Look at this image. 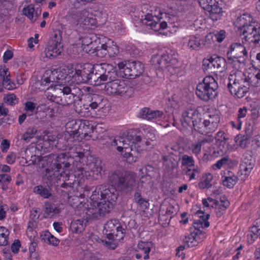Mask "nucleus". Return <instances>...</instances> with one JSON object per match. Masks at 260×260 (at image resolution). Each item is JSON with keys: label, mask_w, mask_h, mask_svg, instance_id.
Returning <instances> with one entry per match:
<instances>
[{"label": "nucleus", "mask_w": 260, "mask_h": 260, "mask_svg": "<svg viewBox=\"0 0 260 260\" xmlns=\"http://www.w3.org/2000/svg\"><path fill=\"white\" fill-rule=\"evenodd\" d=\"M69 144L68 146L69 147ZM72 150L68 153H61L59 154L51 153L50 154L40 156L36 154L30 156L28 153H30L29 149L25 150L26 161L28 165L37 164L40 169H42V175L45 179H47L50 182L55 183L60 180L59 177L62 176V173L68 170L70 167L74 164V157H81L83 155L81 152H76L75 155H71V153L75 150V148L70 147Z\"/></svg>", "instance_id": "obj_1"}, {"label": "nucleus", "mask_w": 260, "mask_h": 260, "mask_svg": "<svg viewBox=\"0 0 260 260\" xmlns=\"http://www.w3.org/2000/svg\"><path fill=\"white\" fill-rule=\"evenodd\" d=\"M59 90L61 96H52L51 100L59 105L68 106L74 104L75 111L83 115V109H79L77 105L81 102L83 92L77 84L71 82L68 85L55 86V90Z\"/></svg>", "instance_id": "obj_2"}, {"label": "nucleus", "mask_w": 260, "mask_h": 260, "mask_svg": "<svg viewBox=\"0 0 260 260\" xmlns=\"http://www.w3.org/2000/svg\"><path fill=\"white\" fill-rule=\"evenodd\" d=\"M90 175L88 172H84V168L81 167H77L76 169L74 171V174H68L62 173V176L60 178H62V180L63 183L60 185V187L63 188L61 190L62 192H64L67 194L68 202L71 205L74 207L75 203L73 202L74 201H79V198L77 196L72 197L69 194V192L73 189L74 185L77 183H82L85 180V177L89 176Z\"/></svg>", "instance_id": "obj_3"}, {"label": "nucleus", "mask_w": 260, "mask_h": 260, "mask_svg": "<svg viewBox=\"0 0 260 260\" xmlns=\"http://www.w3.org/2000/svg\"><path fill=\"white\" fill-rule=\"evenodd\" d=\"M72 73L71 66L57 70H47L41 79V85L42 86H48V89L54 86L55 90V86L68 85L71 83Z\"/></svg>", "instance_id": "obj_4"}, {"label": "nucleus", "mask_w": 260, "mask_h": 260, "mask_svg": "<svg viewBox=\"0 0 260 260\" xmlns=\"http://www.w3.org/2000/svg\"><path fill=\"white\" fill-rule=\"evenodd\" d=\"M251 77L246 76L244 73L238 71L234 74H231L229 78L228 88L231 93L238 98H243L248 91Z\"/></svg>", "instance_id": "obj_5"}, {"label": "nucleus", "mask_w": 260, "mask_h": 260, "mask_svg": "<svg viewBox=\"0 0 260 260\" xmlns=\"http://www.w3.org/2000/svg\"><path fill=\"white\" fill-rule=\"evenodd\" d=\"M117 77L116 69L108 63L95 64L92 67L90 84L100 85L107 80L115 79Z\"/></svg>", "instance_id": "obj_6"}, {"label": "nucleus", "mask_w": 260, "mask_h": 260, "mask_svg": "<svg viewBox=\"0 0 260 260\" xmlns=\"http://www.w3.org/2000/svg\"><path fill=\"white\" fill-rule=\"evenodd\" d=\"M218 87L217 82L212 76H207L202 82L197 85L196 93L200 99L207 102L216 98Z\"/></svg>", "instance_id": "obj_7"}, {"label": "nucleus", "mask_w": 260, "mask_h": 260, "mask_svg": "<svg viewBox=\"0 0 260 260\" xmlns=\"http://www.w3.org/2000/svg\"><path fill=\"white\" fill-rule=\"evenodd\" d=\"M177 57V55L174 51L168 49L161 55L153 56L151 60L157 68L173 73L178 63Z\"/></svg>", "instance_id": "obj_8"}, {"label": "nucleus", "mask_w": 260, "mask_h": 260, "mask_svg": "<svg viewBox=\"0 0 260 260\" xmlns=\"http://www.w3.org/2000/svg\"><path fill=\"white\" fill-rule=\"evenodd\" d=\"M73 128L74 130L68 132L64 135V139L68 142L79 141L92 132V126L90 125L89 121L87 120L76 122Z\"/></svg>", "instance_id": "obj_9"}, {"label": "nucleus", "mask_w": 260, "mask_h": 260, "mask_svg": "<svg viewBox=\"0 0 260 260\" xmlns=\"http://www.w3.org/2000/svg\"><path fill=\"white\" fill-rule=\"evenodd\" d=\"M118 191L117 189L108 184H103L98 186L91 196V200H98L101 199L106 201H111V203L116 202L118 197Z\"/></svg>", "instance_id": "obj_10"}, {"label": "nucleus", "mask_w": 260, "mask_h": 260, "mask_svg": "<svg viewBox=\"0 0 260 260\" xmlns=\"http://www.w3.org/2000/svg\"><path fill=\"white\" fill-rule=\"evenodd\" d=\"M119 70L123 73V77L135 79L140 76L144 72V65L138 61H127L118 64Z\"/></svg>", "instance_id": "obj_11"}, {"label": "nucleus", "mask_w": 260, "mask_h": 260, "mask_svg": "<svg viewBox=\"0 0 260 260\" xmlns=\"http://www.w3.org/2000/svg\"><path fill=\"white\" fill-rule=\"evenodd\" d=\"M201 118L200 114L195 108H188L184 110L181 114L180 121L182 126L184 127H189L194 131H200L199 125L201 124Z\"/></svg>", "instance_id": "obj_12"}, {"label": "nucleus", "mask_w": 260, "mask_h": 260, "mask_svg": "<svg viewBox=\"0 0 260 260\" xmlns=\"http://www.w3.org/2000/svg\"><path fill=\"white\" fill-rule=\"evenodd\" d=\"M150 13L148 12L145 15V17L142 19V22L143 24L149 26L150 29L155 31H159L160 29H164L167 27V22L166 21H161L160 19L165 17L167 18V14L165 13H159L160 17L156 15V11L150 10Z\"/></svg>", "instance_id": "obj_13"}, {"label": "nucleus", "mask_w": 260, "mask_h": 260, "mask_svg": "<svg viewBox=\"0 0 260 260\" xmlns=\"http://www.w3.org/2000/svg\"><path fill=\"white\" fill-rule=\"evenodd\" d=\"M125 233V229L117 219L109 220L104 225V234L109 240L120 241L123 239Z\"/></svg>", "instance_id": "obj_14"}, {"label": "nucleus", "mask_w": 260, "mask_h": 260, "mask_svg": "<svg viewBox=\"0 0 260 260\" xmlns=\"http://www.w3.org/2000/svg\"><path fill=\"white\" fill-rule=\"evenodd\" d=\"M72 71V78L74 80L72 82L75 84L79 83H90V77L92 72V68L86 67L85 64H76L71 66Z\"/></svg>", "instance_id": "obj_15"}, {"label": "nucleus", "mask_w": 260, "mask_h": 260, "mask_svg": "<svg viewBox=\"0 0 260 260\" xmlns=\"http://www.w3.org/2000/svg\"><path fill=\"white\" fill-rule=\"evenodd\" d=\"M128 88V85L124 80L113 79L106 83L104 90L108 95L121 96Z\"/></svg>", "instance_id": "obj_16"}, {"label": "nucleus", "mask_w": 260, "mask_h": 260, "mask_svg": "<svg viewBox=\"0 0 260 260\" xmlns=\"http://www.w3.org/2000/svg\"><path fill=\"white\" fill-rule=\"evenodd\" d=\"M198 2L202 8L209 13V17L213 21L220 19L223 11L216 0H198Z\"/></svg>", "instance_id": "obj_17"}, {"label": "nucleus", "mask_w": 260, "mask_h": 260, "mask_svg": "<svg viewBox=\"0 0 260 260\" xmlns=\"http://www.w3.org/2000/svg\"><path fill=\"white\" fill-rule=\"evenodd\" d=\"M247 22H252V16L250 14L244 13L237 18L236 25L244 36V38L250 39L251 34L256 27L253 25L247 26Z\"/></svg>", "instance_id": "obj_18"}, {"label": "nucleus", "mask_w": 260, "mask_h": 260, "mask_svg": "<svg viewBox=\"0 0 260 260\" xmlns=\"http://www.w3.org/2000/svg\"><path fill=\"white\" fill-rule=\"evenodd\" d=\"M59 144V143L56 140L55 138L52 136H47V137H44L42 141H40L36 145L35 149L40 151L41 154L50 151L53 149L54 146L62 150L67 151L68 149L70 150V147H68L67 145L61 146ZM73 148H71V150Z\"/></svg>", "instance_id": "obj_19"}, {"label": "nucleus", "mask_w": 260, "mask_h": 260, "mask_svg": "<svg viewBox=\"0 0 260 260\" xmlns=\"http://www.w3.org/2000/svg\"><path fill=\"white\" fill-rule=\"evenodd\" d=\"M119 143H122V145H118V147H116L117 150L121 152L123 156L126 158H128L130 157H136L138 156V151L136 147L131 144L130 141V137H127L126 138H122L120 139Z\"/></svg>", "instance_id": "obj_20"}, {"label": "nucleus", "mask_w": 260, "mask_h": 260, "mask_svg": "<svg viewBox=\"0 0 260 260\" xmlns=\"http://www.w3.org/2000/svg\"><path fill=\"white\" fill-rule=\"evenodd\" d=\"M98 48H99L98 47ZM119 53L118 46L114 42L108 41L105 44L101 45L100 48H98L96 54L100 57H105L108 55L110 57H114Z\"/></svg>", "instance_id": "obj_21"}, {"label": "nucleus", "mask_w": 260, "mask_h": 260, "mask_svg": "<svg viewBox=\"0 0 260 260\" xmlns=\"http://www.w3.org/2000/svg\"><path fill=\"white\" fill-rule=\"evenodd\" d=\"M136 178L135 173L132 172H124L119 190L126 193L131 192L136 185Z\"/></svg>", "instance_id": "obj_22"}, {"label": "nucleus", "mask_w": 260, "mask_h": 260, "mask_svg": "<svg viewBox=\"0 0 260 260\" xmlns=\"http://www.w3.org/2000/svg\"><path fill=\"white\" fill-rule=\"evenodd\" d=\"M207 67L209 69H216L217 72L222 73L227 69V62L222 57L214 55L208 60Z\"/></svg>", "instance_id": "obj_23"}, {"label": "nucleus", "mask_w": 260, "mask_h": 260, "mask_svg": "<svg viewBox=\"0 0 260 260\" xmlns=\"http://www.w3.org/2000/svg\"><path fill=\"white\" fill-rule=\"evenodd\" d=\"M248 56V52L244 46L240 43H233L228 49L227 58H236V57Z\"/></svg>", "instance_id": "obj_24"}, {"label": "nucleus", "mask_w": 260, "mask_h": 260, "mask_svg": "<svg viewBox=\"0 0 260 260\" xmlns=\"http://www.w3.org/2000/svg\"><path fill=\"white\" fill-rule=\"evenodd\" d=\"M62 50V45L59 43V39H58L56 41H49L45 52L47 57L53 58L60 55Z\"/></svg>", "instance_id": "obj_25"}, {"label": "nucleus", "mask_w": 260, "mask_h": 260, "mask_svg": "<svg viewBox=\"0 0 260 260\" xmlns=\"http://www.w3.org/2000/svg\"><path fill=\"white\" fill-rule=\"evenodd\" d=\"M87 15H88V12L84 9L80 11L68 13L66 16V19L73 24L78 25L79 23L83 24Z\"/></svg>", "instance_id": "obj_26"}, {"label": "nucleus", "mask_w": 260, "mask_h": 260, "mask_svg": "<svg viewBox=\"0 0 260 260\" xmlns=\"http://www.w3.org/2000/svg\"><path fill=\"white\" fill-rule=\"evenodd\" d=\"M210 215L209 214H207L206 215H202L200 216V219L197 220L195 222H193V225L192 227H191L190 229V231L194 232L199 231L201 232L200 234V236L204 238L205 237V233L201 230V229H203V228H208L209 226L210 223L208 221V219H209Z\"/></svg>", "instance_id": "obj_27"}, {"label": "nucleus", "mask_w": 260, "mask_h": 260, "mask_svg": "<svg viewBox=\"0 0 260 260\" xmlns=\"http://www.w3.org/2000/svg\"><path fill=\"white\" fill-rule=\"evenodd\" d=\"M90 171L84 169L85 172H88L89 176L85 177V179H98L99 176H101L102 171V161L100 159H96L94 162H92L89 165Z\"/></svg>", "instance_id": "obj_28"}, {"label": "nucleus", "mask_w": 260, "mask_h": 260, "mask_svg": "<svg viewBox=\"0 0 260 260\" xmlns=\"http://www.w3.org/2000/svg\"><path fill=\"white\" fill-rule=\"evenodd\" d=\"M254 25L255 29H254L251 34L252 38L250 39L245 38V42L248 43H252L255 47H260V25L252 18V22H247V26Z\"/></svg>", "instance_id": "obj_29"}, {"label": "nucleus", "mask_w": 260, "mask_h": 260, "mask_svg": "<svg viewBox=\"0 0 260 260\" xmlns=\"http://www.w3.org/2000/svg\"><path fill=\"white\" fill-rule=\"evenodd\" d=\"M124 173V172L118 170L109 173L108 176V183L112 186L119 190L120 185H121Z\"/></svg>", "instance_id": "obj_30"}, {"label": "nucleus", "mask_w": 260, "mask_h": 260, "mask_svg": "<svg viewBox=\"0 0 260 260\" xmlns=\"http://www.w3.org/2000/svg\"><path fill=\"white\" fill-rule=\"evenodd\" d=\"M87 98L89 103L86 105L84 104L82 107H80V109H83L82 116L85 115L84 114V110H88L89 107L93 110L97 109L102 104V102L103 100L102 96L96 94L89 95Z\"/></svg>", "instance_id": "obj_31"}, {"label": "nucleus", "mask_w": 260, "mask_h": 260, "mask_svg": "<svg viewBox=\"0 0 260 260\" xmlns=\"http://www.w3.org/2000/svg\"><path fill=\"white\" fill-rule=\"evenodd\" d=\"M82 206L83 210L85 211V215H83V217H85L87 220L90 219L97 220L104 217L103 215L101 214V210H100V207H98V205L94 207L87 208L85 206V204H84Z\"/></svg>", "instance_id": "obj_32"}, {"label": "nucleus", "mask_w": 260, "mask_h": 260, "mask_svg": "<svg viewBox=\"0 0 260 260\" xmlns=\"http://www.w3.org/2000/svg\"><path fill=\"white\" fill-rule=\"evenodd\" d=\"M43 210L45 218H52L60 212V209L56 205L49 201L45 202Z\"/></svg>", "instance_id": "obj_33"}, {"label": "nucleus", "mask_w": 260, "mask_h": 260, "mask_svg": "<svg viewBox=\"0 0 260 260\" xmlns=\"http://www.w3.org/2000/svg\"><path fill=\"white\" fill-rule=\"evenodd\" d=\"M164 115V112L162 111L151 110L148 108H143L140 113V116L141 118L148 120L161 118Z\"/></svg>", "instance_id": "obj_34"}, {"label": "nucleus", "mask_w": 260, "mask_h": 260, "mask_svg": "<svg viewBox=\"0 0 260 260\" xmlns=\"http://www.w3.org/2000/svg\"><path fill=\"white\" fill-rule=\"evenodd\" d=\"M194 232L190 231V234L188 236H186L183 239L184 243L187 245L188 247H193L198 245L199 242L203 237L200 236L201 232L197 231Z\"/></svg>", "instance_id": "obj_35"}, {"label": "nucleus", "mask_w": 260, "mask_h": 260, "mask_svg": "<svg viewBox=\"0 0 260 260\" xmlns=\"http://www.w3.org/2000/svg\"><path fill=\"white\" fill-rule=\"evenodd\" d=\"M224 176H222L221 180L223 185L229 188H232L238 181V177L231 172H224Z\"/></svg>", "instance_id": "obj_36"}, {"label": "nucleus", "mask_w": 260, "mask_h": 260, "mask_svg": "<svg viewBox=\"0 0 260 260\" xmlns=\"http://www.w3.org/2000/svg\"><path fill=\"white\" fill-rule=\"evenodd\" d=\"M260 239V219L257 220L256 224L253 225L249 230V233L247 235L248 242L252 243L256 239Z\"/></svg>", "instance_id": "obj_37"}, {"label": "nucleus", "mask_w": 260, "mask_h": 260, "mask_svg": "<svg viewBox=\"0 0 260 260\" xmlns=\"http://www.w3.org/2000/svg\"><path fill=\"white\" fill-rule=\"evenodd\" d=\"M201 125H199L198 127L199 128H198L199 129H201L202 132L200 131H197L203 135L213 132L218 127V125L215 124V123H213V121H210V120L206 119H205L202 123L201 122Z\"/></svg>", "instance_id": "obj_38"}, {"label": "nucleus", "mask_w": 260, "mask_h": 260, "mask_svg": "<svg viewBox=\"0 0 260 260\" xmlns=\"http://www.w3.org/2000/svg\"><path fill=\"white\" fill-rule=\"evenodd\" d=\"M254 165V161L251 159L249 160L244 158L240 165L241 175H243L245 177H247L253 169Z\"/></svg>", "instance_id": "obj_39"}, {"label": "nucleus", "mask_w": 260, "mask_h": 260, "mask_svg": "<svg viewBox=\"0 0 260 260\" xmlns=\"http://www.w3.org/2000/svg\"><path fill=\"white\" fill-rule=\"evenodd\" d=\"M153 243L151 242L140 241L138 244V248L143 254L144 259L149 258V253L153 247Z\"/></svg>", "instance_id": "obj_40"}, {"label": "nucleus", "mask_w": 260, "mask_h": 260, "mask_svg": "<svg viewBox=\"0 0 260 260\" xmlns=\"http://www.w3.org/2000/svg\"><path fill=\"white\" fill-rule=\"evenodd\" d=\"M229 205L230 202L225 197H223L221 198L219 202V204L214 207L217 216H221L225 213V210L227 207H229Z\"/></svg>", "instance_id": "obj_41"}, {"label": "nucleus", "mask_w": 260, "mask_h": 260, "mask_svg": "<svg viewBox=\"0 0 260 260\" xmlns=\"http://www.w3.org/2000/svg\"><path fill=\"white\" fill-rule=\"evenodd\" d=\"M34 192L44 199H49L52 196L51 189L42 185L35 186L34 188Z\"/></svg>", "instance_id": "obj_42"}, {"label": "nucleus", "mask_w": 260, "mask_h": 260, "mask_svg": "<svg viewBox=\"0 0 260 260\" xmlns=\"http://www.w3.org/2000/svg\"><path fill=\"white\" fill-rule=\"evenodd\" d=\"M248 109L246 107L240 108L238 111L237 114V124L236 126L234 122H232L233 125L237 129L241 128L242 123L245 120V117L248 113Z\"/></svg>", "instance_id": "obj_43"}, {"label": "nucleus", "mask_w": 260, "mask_h": 260, "mask_svg": "<svg viewBox=\"0 0 260 260\" xmlns=\"http://www.w3.org/2000/svg\"><path fill=\"white\" fill-rule=\"evenodd\" d=\"M247 58L248 56H243L238 57H236V58H228V60L234 69L239 70L245 65Z\"/></svg>", "instance_id": "obj_44"}, {"label": "nucleus", "mask_w": 260, "mask_h": 260, "mask_svg": "<svg viewBox=\"0 0 260 260\" xmlns=\"http://www.w3.org/2000/svg\"><path fill=\"white\" fill-rule=\"evenodd\" d=\"M97 205L100 207L101 214L103 215V217L108 214L114 207V203H111V201H106V200L98 202Z\"/></svg>", "instance_id": "obj_45"}, {"label": "nucleus", "mask_w": 260, "mask_h": 260, "mask_svg": "<svg viewBox=\"0 0 260 260\" xmlns=\"http://www.w3.org/2000/svg\"><path fill=\"white\" fill-rule=\"evenodd\" d=\"M187 46L191 50L198 49L201 45L200 38L196 36H190L185 40Z\"/></svg>", "instance_id": "obj_46"}, {"label": "nucleus", "mask_w": 260, "mask_h": 260, "mask_svg": "<svg viewBox=\"0 0 260 260\" xmlns=\"http://www.w3.org/2000/svg\"><path fill=\"white\" fill-rule=\"evenodd\" d=\"M41 238L44 242L53 246H57L59 243V240L48 231L44 232L41 235Z\"/></svg>", "instance_id": "obj_47"}, {"label": "nucleus", "mask_w": 260, "mask_h": 260, "mask_svg": "<svg viewBox=\"0 0 260 260\" xmlns=\"http://www.w3.org/2000/svg\"><path fill=\"white\" fill-rule=\"evenodd\" d=\"M83 219L74 220L72 221L70 229L73 233H79L83 231L85 227Z\"/></svg>", "instance_id": "obj_48"}, {"label": "nucleus", "mask_w": 260, "mask_h": 260, "mask_svg": "<svg viewBox=\"0 0 260 260\" xmlns=\"http://www.w3.org/2000/svg\"><path fill=\"white\" fill-rule=\"evenodd\" d=\"M213 177L211 174L206 175L203 177L202 181L199 183V187L201 189L209 188L212 184L211 183Z\"/></svg>", "instance_id": "obj_49"}, {"label": "nucleus", "mask_w": 260, "mask_h": 260, "mask_svg": "<svg viewBox=\"0 0 260 260\" xmlns=\"http://www.w3.org/2000/svg\"><path fill=\"white\" fill-rule=\"evenodd\" d=\"M9 231L4 226H0V246H5L8 243Z\"/></svg>", "instance_id": "obj_50"}, {"label": "nucleus", "mask_w": 260, "mask_h": 260, "mask_svg": "<svg viewBox=\"0 0 260 260\" xmlns=\"http://www.w3.org/2000/svg\"><path fill=\"white\" fill-rule=\"evenodd\" d=\"M37 132V129L34 127H29L23 135L22 139L26 142H28L33 138Z\"/></svg>", "instance_id": "obj_51"}, {"label": "nucleus", "mask_w": 260, "mask_h": 260, "mask_svg": "<svg viewBox=\"0 0 260 260\" xmlns=\"http://www.w3.org/2000/svg\"><path fill=\"white\" fill-rule=\"evenodd\" d=\"M4 101L7 105L14 106L18 104L19 99L14 93H9L5 95L4 97Z\"/></svg>", "instance_id": "obj_52"}, {"label": "nucleus", "mask_w": 260, "mask_h": 260, "mask_svg": "<svg viewBox=\"0 0 260 260\" xmlns=\"http://www.w3.org/2000/svg\"><path fill=\"white\" fill-rule=\"evenodd\" d=\"M81 40V45L83 50L87 52L91 51V50L89 49V48L90 47L92 48L93 46V44L90 38L88 37H85L82 38Z\"/></svg>", "instance_id": "obj_53"}, {"label": "nucleus", "mask_w": 260, "mask_h": 260, "mask_svg": "<svg viewBox=\"0 0 260 260\" xmlns=\"http://www.w3.org/2000/svg\"><path fill=\"white\" fill-rule=\"evenodd\" d=\"M96 0H70V5L75 8H79L81 6L92 3Z\"/></svg>", "instance_id": "obj_54"}, {"label": "nucleus", "mask_w": 260, "mask_h": 260, "mask_svg": "<svg viewBox=\"0 0 260 260\" xmlns=\"http://www.w3.org/2000/svg\"><path fill=\"white\" fill-rule=\"evenodd\" d=\"M194 161L192 156L184 154L181 159V164L184 166L192 167L194 166Z\"/></svg>", "instance_id": "obj_55"}, {"label": "nucleus", "mask_w": 260, "mask_h": 260, "mask_svg": "<svg viewBox=\"0 0 260 260\" xmlns=\"http://www.w3.org/2000/svg\"><path fill=\"white\" fill-rule=\"evenodd\" d=\"M214 139L216 141V143L218 145L219 144L223 143L225 144V141L229 139L226 137V135L222 131H219L214 137Z\"/></svg>", "instance_id": "obj_56"}, {"label": "nucleus", "mask_w": 260, "mask_h": 260, "mask_svg": "<svg viewBox=\"0 0 260 260\" xmlns=\"http://www.w3.org/2000/svg\"><path fill=\"white\" fill-rule=\"evenodd\" d=\"M116 241H118L115 240H109L106 241L105 240L100 239L99 243H102L104 245H105L109 249L114 250L117 247V243Z\"/></svg>", "instance_id": "obj_57"}, {"label": "nucleus", "mask_w": 260, "mask_h": 260, "mask_svg": "<svg viewBox=\"0 0 260 260\" xmlns=\"http://www.w3.org/2000/svg\"><path fill=\"white\" fill-rule=\"evenodd\" d=\"M137 185L136 188L134 196V199L135 202L137 201V200L143 198L141 192V189L143 188V182L139 181L137 183Z\"/></svg>", "instance_id": "obj_58"}, {"label": "nucleus", "mask_w": 260, "mask_h": 260, "mask_svg": "<svg viewBox=\"0 0 260 260\" xmlns=\"http://www.w3.org/2000/svg\"><path fill=\"white\" fill-rule=\"evenodd\" d=\"M35 8L31 5H28L23 9V14L27 16L31 21L33 19V14L34 13Z\"/></svg>", "instance_id": "obj_59"}, {"label": "nucleus", "mask_w": 260, "mask_h": 260, "mask_svg": "<svg viewBox=\"0 0 260 260\" xmlns=\"http://www.w3.org/2000/svg\"><path fill=\"white\" fill-rule=\"evenodd\" d=\"M203 145V144L201 140L193 143L191 145V150L192 153L196 155L199 154L201 151V147Z\"/></svg>", "instance_id": "obj_60"}, {"label": "nucleus", "mask_w": 260, "mask_h": 260, "mask_svg": "<svg viewBox=\"0 0 260 260\" xmlns=\"http://www.w3.org/2000/svg\"><path fill=\"white\" fill-rule=\"evenodd\" d=\"M228 160L229 158L227 157H223L221 158L220 159L218 160L215 164L213 165L212 168L215 170L217 169H220L223 165L227 164Z\"/></svg>", "instance_id": "obj_61"}, {"label": "nucleus", "mask_w": 260, "mask_h": 260, "mask_svg": "<svg viewBox=\"0 0 260 260\" xmlns=\"http://www.w3.org/2000/svg\"><path fill=\"white\" fill-rule=\"evenodd\" d=\"M6 82H2L3 86L8 90H13L17 88L16 85L15 83L11 81L10 77L6 80Z\"/></svg>", "instance_id": "obj_62"}, {"label": "nucleus", "mask_w": 260, "mask_h": 260, "mask_svg": "<svg viewBox=\"0 0 260 260\" xmlns=\"http://www.w3.org/2000/svg\"><path fill=\"white\" fill-rule=\"evenodd\" d=\"M0 77L2 82L5 81L10 77V73L7 68L1 69H0Z\"/></svg>", "instance_id": "obj_63"}, {"label": "nucleus", "mask_w": 260, "mask_h": 260, "mask_svg": "<svg viewBox=\"0 0 260 260\" xmlns=\"http://www.w3.org/2000/svg\"><path fill=\"white\" fill-rule=\"evenodd\" d=\"M145 140H150L151 142L156 141V138L153 131H148L145 135Z\"/></svg>", "instance_id": "obj_64"}]
</instances>
